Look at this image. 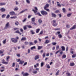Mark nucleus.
Instances as JSON below:
<instances>
[{
    "label": "nucleus",
    "mask_w": 76,
    "mask_h": 76,
    "mask_svg": "<svg viewBox=\"0 0 76 76\" xmlns=\"http://www.w3.org/2000/svg\"><path fill=\"white\" fill-rule=\"evenodd\" d=\"M11 40L12 42H14L15 43L16 42H18L17 39L13 38H11Z\"/></svg>",
    "instance_id": "nucleus-1"
},
{
    "label": "nucleus",
    "mask_w": 76,
    "mask_h": 76,
    "mask_svg": "<svg viewBox=\"0 0 76 76\" xmlns=\"http://www.w3.org/2000/svg\"><path fill=\"white\" fill-rule=\"evenodd\" d=\"M53 26H56L57 25V24L56 23V20H54L53 21Z\"/></svg>",
    "instance_id": "nucleus-2"
},
{
    "label": "nucleus",
    "mask_w": 76,
    "mask_h": 76,
    "mask_svg": "<svg viewBox=\"0 0 76 76\" xmlns=\"http://www.w3.org/2000/svg\"><path fill=\"white\" fill-rule=\"evenodd\" d=\"M41 13L43 15H47V12L45 11H42L41 12Z\"/></svg>",
    "instance_id": "nucleus-3"
},
{
    "label": "nucleus",
    "mask_w": 76,
    "mask_h": 76,
    "mask_svg": "<svg viewBox=\"0 0 76 76\" xmlns=\"http://www.w3.org/2000/svg\"><path fill=\"white\" fill-rule=\"evenodd\" d=\"M9 23L8 22L6 24L4 29H7L9 28Z\"/></svg>",
    "instance_id": "nucleus-4"
},
{
    "label": "nucleus",
    "mask_w": 76,
    "mask_h": 76,
    "mask_svg": "<svg viewBox=\"0 0 76 76\" xmlns=\"http://www.w3.org/2000/svg\"><path fill=\"white\" fill-rule=\"evenodd\" d=\"M39 55H37L36 56L34 57V59L35 60H37L39 59Z\"/></svg>",
    "instance_id": "nucleus-5"
},
{
    "label": "nucleus",
    "mask_w": 76,
    "mask_h": 76,
    "mask_svg": "<svg viewBox=\"0 0 76 76\" xmlns=\"http://www.w3.org/2000/svg\"><path fill=\"white\" fill-rule=\"evenodd\" d=\"M34 9H35V10H32V11L34 12V13H37V11L38 10V8H37V7H34Z\"/></svg>",
    "instance_id": "nucleus-6"
},
{
    "label": "nucleus",
    "mask_w": 76,
    "mask_h": 76,
    "mask_svg": "<svg viewBox=\"0 0 76 76\" xmlns=\"http://www.w3.org/2000/svg\"><path fill=\"white\" fill-rule=\"evenodd\" d=\"M76 28V24L74 25L71 28H70V30H73V29H75Z\"/></svg>",
    "instance_id": "nucleus-7"
},
{
    "label": "nucleus",
    "mask_w": 76,
    "mask_h": 76,
    "mask_svg": "<svg viewBox=\"0 0 76 76\" xmlns=\"http://www.w3.org/2000/svg\"><path fill=\"white\" fill-rule=\"evenodd\" d=\"M10 15H12V16L13 15H15V12L14 11H12L10 13Z\"/></svg>",
    "instance_id": "nucleus-8"
},
{
    "label": "nucleus",
    "mask_w": 76,
    "mask_h": 76,
    "mask_svg": "<svg viewBox=\"0 0 76 76\" xmlns=\"http://www.w3.org/2000/svg\"><path fill=\"white\" fill-rule=\"evenodd\" d=\"M50 42V41L48 39H47L45 40V42L44 44H48Z\"/></svg>",
    "instance_id": "nucleus-9"
},
{
    "label": "nucleus",
    "mask_w": 76,
    "mask_h": 76,
    "mask_svg": "<svg viewBox=\"0 0 76 76\" xmlns=\"http://www.w3.org/2000/svg\"><path fill=\"white\" fill-rule=\"evenodd\" d=\"M0 10L1 11V12H5L6 10V9L4 8H2Z\"/></svg>",
    "instance_id": "nucleus-10"
},
{
    "label": "nucleus",
    "mask_w": 76,
    "mask_h": 76,
    "mask_svg": "<svg viewBox=\"0 0 76 76\" xmlns=\"http://www.w3.org/2000/svg\"><path fill=\"white\" fill-rule=\"evenodd\" d=\"M56 14H54V13H52V16L53 18H56Z\"/></svg>",
    "instance_id": "nucleus-11"
},
{
    "label": "nucleus",
    "mask_w": 76,
    "mask_h": 76,
    "mask_svg": "<svg viewBox=\"0 0 76 76\" xmlns=\"http://www.w3.org/2000/svg\"><path fill=\"white\" fill-rule=\"evenodd\" d=\"M26 38L25 37L22 38L21 39V41H26Z\"/></svg>",
    "instance_id": "nucleus-12"
},
{
    "label": "nucleus",
    "mask_w": 76,
    "mask_h": 76,
    "mask_svg": "<svg viewBox=\"0 0 76 76\" xmlns=\"http://www.w3.org/2000/svg\"><path fill=\"white\" fill-rule=\"evenodd\" d=\"M2 63H3V64H8L9 63L5 62L4 59H3L2 61Z\"/></svg>",
    "instance_id": "nucleus-13"
},
{
    "label": "nucleus",
    "mask_w": 76,
    "mask_h": 76,
    "mask_svg": "<svg viewBox=\"0 0 76 76\" xmlns=\"http://www.w3.org/2000/svg\"><path fill=\"white\" fill-rule=\"evenodd\" d=\"M6 39L3 40L2 41V43L3 44H6Z\"/></svg>",
    "instance_id": "nucleus-14"
},
{
    "label": "nucleus",
    "mask_w": 76,
    "mask_h": 76,
    "mask_svg": "<svg viewBox=\"0 0 76 76\" xmlns=\"http://www.w3.org/2000/svg\"><path fill=\"white\" fill-rule=\"evenodd\" d=\"M49 7V5L48 4H47L45 6L44 9H46Z\"/></svg>",
    "instance_id": "nucleus-15"
},
{
    "label": "nucleus",
    "mask_w": 76,
    "mask_h": 76,
    "mask_svg": "<svg viewBox=\"0 0 76 76\" xmlns=\"http://www.w3.org/2000/svg\"><path fill=\"white\" fill-rule=\"evenodd\" d=\"M24 62H25L24 61L20 60L19 63V64H22Z\"/></svg>",
    "instance_id": "nucleus-16"
},
{
    "label": "nucleus",
    "mask_w": 76,
    "mask_h": 76,
    "mask_svg": "<svg viewBox=\"0 0 76 76\" xmlns=\"http://www.w3.org/2000/svg\"><path fill=\"white\" fill-rule=\"evenodd\" d=\"M15 33H17V34H19L20 35H22V33H20V32L19 30H17V31H16L15 32Z\"/></svg>",
    "instance_id": "nucleus-17"
},
{
    "label": "nucleus",
    "mask_w": 76,
    "mask_h": 76,
    "mask_svg": "<svg viewBox=\"0 0 76 76\" xmlns=\"http://www.w3.org/2000/svg\"><path fill=\"white\" fill-rule=\"evenodd\" d=\"M61 48L62 49V51H65V47L64 46H61Z\"/></svg>",
    "instance_id": "nucleus-18"
},
{
    "label": "nucleus",
    "mask_w": 76,
    "mask_h": 76,
    "mask_svg": "<svg viewBox=\"0 0 76 76\" xmlns=\"http://www.w3.org/2000/svg\"><path fill=\"white\" fill-rule=\"evenodd\" d=\"M39 31H40V28H38L36 30V33L37 34H38L39 32Z\"/></svg>",
    "instance_id": "nucleus-19"
},
{
    "label": "nucleus",
    "mask_w": 76,
    "mask_h": 76,
    "mask_svg": "<svg viewBox=\"0 0 76 76\" xmlns=\"http://www.w3.org/2000/svg\"><path fill=\"white\" fill-rule=\"evenodd\" d=\"M35 15H38L39 16H41V14H40V13H39V12H38L37 13H35Z\"/></svg>",
    "instance_id": "nucleus-20"
},
{
    "label": "nucleus",
    "mask_w": 76,
    "mask_h": 76,
    "mask_svg": "<svg viewBox=\"0 0 76 76\" xmlns=\"http://www.w3.org/2000/svg\"><path fill=\"white\" fill-rule=\"evenodd\" d=\"M26 10H27V9H26L25 10H23V11H21L20 12L19 14H21V13H23L24 12H25V11H26Z\"/></svg>",
    "instance_id": "nucleus-21"
},
{
    "label": "nucleus",
    "mask_w": 76,
    "mask_h": 76,
    "mask_svg": "<svg viewBox=\"0 0 76 76\" xmlns=\"http://www.w3.org/2000/svg\"><path fill=\"white\" fill-rule=\"evenodd\" d=\"M27 25L25 26H23V28L24 30H25L27 29Z\"/></svg>",
    "instance_id": "nucleus-22"
},
{
    "label": "nucleus",
    "mask_w": 76,
    "mask_h": 76,
    "mask_svg": "<svg viewBox=\"0 0 76 76\" xmlns=\"http://www.w3.org/2000/svg\"><path fill=\"white\" fill-rule=\"evenodd\" d=\"M6 3H0V6H3V5H5Z\"/></svg>",
    "instance_id": "nucleus-23"
},
{
    "label": "nucleus",
    "mask_w": 76,
    "mask_h": 76,
    "mask_svg": "<svg viewBox=\"0 0 76 76\" xmlns=\"http://www.w3.org/2000/svg\"><path fill=\"white\" fill-rule=\"evenodd\" d=\"M35 18H31V21H32V22H35Z\"/></svg>",
    "instance_id": "nucleus-24"
},
{
    "label": "nucleus",
    "mask_w": 76,
    "mask_h": 76,
    "mask_svg": "<svg viewBox=\"0 0 76 76\" xmlns=\"http://www.w3.org/2000/svg\"><path fill=\"white\" fill-rule=\"evenodd\" d=\"M59 72H60V71L59 70L56 73V75L58 76V73H59Z\"/></svg>",
    "instance_id": "nucleus-25"
},
{
    "label": "nucleus",
    "mask_w": 76,
    "mask_h": 76,
    "mask_svg": "<svg viewBox=\"0 0 76 76\" xmlns=\"http://www.w3.org/2000/svg\"><path fill=\"white\" fill-rule=\"evenodd\" d=\"M19 10V8L17 7H16L14 10V11H17V10Z\"/></svg>",
    "instance_id": "nucleus-26"
},
{
    "label": "nucleus",
    "mask_w": 76,
    "mask_h": 76,
    "mask_svg": "<svg viewBox=\"0 0 76 76\" xmlns=\"http://www.w3.org/2000/svg\"><path fill=\"white\" fill-rule=\"evenodd\" d=\"M60 47L58 45H57L56 46V50H58V49H59Z\"/></svg>",
    "instance_id": "nucleus-27"
},
{
    "label": "nucleus",
    "mask_w": 76,
    "mask_h": 76,
    "mask_svg": "<svg viewBox=\"0 0 76 76\" xmlns=\"http://www.w3.org/2000/svg\"><path fill=\"white\" fill-rule=\"evenodd\" d=\"M15 25L16 26H18L19 25V22H18L17 21L15 22Z\"/></svg>",
    "instance_id": "nucleus-28"
},
{
    "label": "nucleus",
    "mask_w": 76,
    "mask_h": 76,
    "mask_svg": "<svg viewBox=\"0 0 76 76\" xmlns=\"http://www.w3.org/2000/svg\"><path fill=\"white\" fill-rule=\"evenodd\" d=\"M4 52V50H0V54H2V53H3Z\"/></svg>",
    "instance_id": "nucleus-29"
},
{
    "label": "nucleus",
    "mask_w": 76,
    "mask_h": 76,
    "mask_svg": "<svg viewBox=\"0 0 76 76\" xmlns=\"http://www.w3.org/2000/svg\"><path fill=\"white\" fill-rule=\"evenodd\" d=\"M66 57V55H64L62 57V58H65Z\"/></svg>",
    "instance_id": "nucleus-30"
},
{
    "label": "nucleus",
    "mask_w": 76,
    "mask_h": 76,
    "mask_svg": "<svg viewBox=\"0 0 76 76\" xmlns=\"http://www.w3.org/2000/svg\"><path fill=\"white\" fill-rule=\"evenodd\" d=\"M44 64V62H41V67H43Z\"/></svg>",
    "instance_id": "nucleus-31"
},
{
    "label": "nucleus",
    "mask_w": 76,
    "mask_h": 76,
    "mask_svg": "<svg viewBox=\"0 0 76 76\" xmlns=\"http://www.w3.org/2000/svg\"><path fill=\"white\" fill-rule=\"evenodd\" d=\"M42 48V46H38V50H40Z\"/></svg>",
    "instance_id": "nucleus-32"
},
{
    "label": "nucleus",
    "mask_w": 76,
    "mask_h": 76,
    "mask_svg": "<svg viewBox=\"0 0 76 76\" xmlns=\"http://www.w3.org/2000/svg\"><path fill=\"white\" fill-rule=\"evenodd\" d=\"M6 14L2 15V18H5V17H6Z\"/></svg>",
    "instance_id": "nucleus-33"
},
{
    "label": "nucleus",
    "mask_w": 76,
    "mask_h": 76,
    "mask_svg": "<svg viewBox=\"0 0 76 76\" xmlns=\"http://www.w3.org/2000/svg\"><path fill=\"white\" fill-rule=\"evenodd\" d=\"M30 32L31 33V34L32 35L34 34H35V32H34V31H33V30H31L30 31Z\"/></svg>",
    "instance_id": "nucleus-34"
},
{
    "label": "nucleus",
    "mask_w": 76,
    "mask_h": 76,
    "mask_svg": "<svg viewBox=\"0 0 76 76\" xmlns=\"http://www.w3.org/2000/svg\"><path fill=\"white\" fill-rule=\"evenodd\" d=\"M46 67L48 69H50V66L49 64H47Z\"/></svg>",
    "instance_id": "nucleus-35"
},
{
    "label": "nucleus",
    "mask_w": 76,
    "mask_h": 76,
    "mask_svg": "<svg viewBox=\"0 0 76 76\" xmlns=\"http://www.w3.org/2000/svg\"><path fill=\"white\" fill-rule=\"evenodd\" d=\"M9 58H10V56H8L7 57V61H9Z\"/></svg>",
    "instance_id": "nucleus-36"
},
{
    "label": "nucleus",
    "mask_w": 76,
    "mask_h": 76,
    "mask_svg": "<svg viewBox=\"0 0 76 76\" xmlns=\"http://www.w3.org/2000/svg\"><path fill=\"white\" fill-rule=\"evenodd\" d=\"M76 54H74L72 55V58H75L76 57Z\"/></svg>",
    "instance_id": "nucleus-37"
},
{
    "label": "nucleus",
    "mask_w": 76,
    "mask_h": 76,
    "mask_svg": "<svg viewBox=\"0 0 76 76\" xmlns=\"http://www.w3.org/2000/svg\"><path fill=\"white\" fill-rule=\"evenodd\" d=\"M35 48H35V46H33L32 47H31V50H32L34 49H35Z\"/></svg>",
    "instance_id": "nucleus-38"
},
{
    "label": "nucleus",
    "mask_w": 76,
    "mask_h": 76,
    "mask_svg": "<svg viewBox=\"0 0 76 76\" xmlns=\"http://www.w3.org/2000/svg\"><path fill=\"white\" fill-rule=\"evenodd\" d=\"M29 74L28 73H25L24 74V76H28Z\"/></svg>",
    "instance_id": "nucleus-39"
},
{
    "label": "nucleus",
    "mask_w": 76,
    "mask_h": 76,
    "mask_svg": "<svg viewBox=\"0 0 76 76\" xmlns=\"http://www.w3.org/2000/svg\"><path fill=\"white\" fill-rule=\"evenodd\" d=\"M38 22L39 23H42V20L41 19H39Z\"/></svg>",
    "instance_id": "nucleus-40"
},
{
    "label": "nucleus",
    "mask_w": 76,
    "mask_h": 76,
    "mask_svg": "<svg viewBox=\"0 0 76 76\" xmlns=\"http://www.w3.org/2000/svg\"><path fill=\"white\" fill-rule=\"evenodd\" d=\"M71 15H72V14L71 13H68L67 14V16L68 17H70V16H71Z\"/></svg>",
    "instance_id": "nucleus-41"
},
{
    "label": "nucleus",
    "mask_w": 76,
    "mask_h": 76,
    "mask_svg": "<svg viewBox=\"0 0 76 76\" xmlns=\"http://www.w3.org/2000/svg\"><path fill=\"white\" fill-rule=\"evenodd\" d=\"M27 26L28 28H32V27L31 26V25H27Z\"/></svg>",
    "instance_id": "nucleus-42"
},
{
    "label": "nucleus",
    "mask_w": 76,
    "mask_h": 76,
    "mask_svg": "<svg viewBox=\"0 0 76 76\" xmlns=\"http://www.w3.org/2000/svg\"><path fill=\"white\" fill-rule=\"evenodd\" d=\"M62 54H63V52H62V51L60 53V55L59 56H58L59 57H61V56Z\"/></svg>",
    "instance_id": "nucleus-43"
},
{
    "label": "nucleus",
    "mask_w": 76,
    "mask_h": 76,
    "mask_svg": "<svg viewBox=\"0 0 76 76\" xmlns=\"http://www.w3.org/2000/svg\"><path fill=\"white\" fill-rule=\"evenodd\" d=\"M26 2L28 4H30V1H29V0H26Z\"/></svg>",
    "instance_id": "nucleus-44"
},
{
    "label": "nucleus",
    "mask_w": 76,
    "mask_h": 76,
    "mask_svg": "<svg viewBox=\"0 0 76 76\" xmlns=\"http://www.w3.org/2000/svg\"><path fill=\"white\" fill-rule=\"evenodd\" d=\"M16 16L15 17H10L11 19H16L17 18Z\"/></svg>",
    "instance_id": "nucleus-45"
},
{
    "label": "nucleus",
    "mask_w": 76,
    "mask_h": 76,
    "mask_svg": "<svg viewBox=\"0 0 76 76\" xmlns=\"http://www.w3.org/2000/svg\"><path fill=\"white\" fill-rule=\"evenodd\" d=\"M58 37H59V38H61V37H62V35L61 34H58Z\"/></svg>",
    "instance_id": "nucleus-46"
},
{
    "label": "nucleus",
    "mask_w": 76,
    "mask_h": 76,
    "mask_svg": "<svg viewBox=\"0 0 76 76\" xmlns=\"http://www.w3.org/2000/svg\"><path fill=\"white\" fill-rule=\"evenodd\" d=\"M75 64L74 63H71L70 64V66H74Z\"/></svg>",
    "instance_id": "nucleus-47"
},
{
    "label": "nucleus",
    "mask_w": 76,
    "mask_h": 76,
    "mask_svg": "<svg viewBox=\"0 0 76 76\" xmlns=\"http://www.w3.org/2000/svg\"><path fill=\"white\" fill-rule=\"evenodd\" d=\"M16 56L17 57H20V55L19 54H17Z\"/></svg>",
    "instance_id": "nucleus-48"
},
{
    "label": "nucleus",
    "mask_w": 76,
    "mask_h": 76,
    "mask_svg": "<svg viewBox=\"0 0 76 76\" xmlns=\"http://www.w3.org/2000/svg\"><path fill=\"white\" fill-rule=\"evenodd\" d=\"M15 66V62H14L12 64V67H14Z\"/></svg>",
    "instance_id": "nucleus-49"
},
{
    "label": "nucleus",
    "mask_w": 76,
    "mask_h": 76,
    "mask_svg": "<svg viewBox=\"0 0 76 76\" xmlns=\"http://www.w3.org/2000/svg\"><path fill=\"white\" fill-rule=\"evenodd\" d=\"M33 73L34 74H36V73H37V71H33Z\"/></svg>",
    "instance_id": "nucleus-50"
},
{
    "label": "nucleus",
    "mask_w": 76,
    "mask_h": 76,
    "mask_svg": "<svg viewBox=\"0 0 76 76\" xmlns=\"http://www.w3.org/2000/svg\"><path fill=\"white\" fill-rule=\"evenodd\" d=\"M53 45H56V44H57V43L56 42H53L52 43Z\"/></svg>",
    "instance_id": "nucleus-51"
},
{
    "label": "nucleus",
    "mask_w": 76,
    "mask_h": 76,
    "mask_svg": "<svg viewBox=\"0 0 76 76\" xmlns=\"http://www.w3.org/2000/svg\"><path fill=\"white\" fill-rule=\"evenodd\" d=\"M26 19H27L26 18H25L22 21L23 22H26Z\"/></svg>",
    "instance_id": "nucleus-52"
},
{
    "label": "nucleus",
    "mask_w": 76,
    "mask_h": 76,
    "mask_svg": "<svg viewBox=\"0 0 76 76\" xmlns=\"http://www.w3.org/2000/svg\"><path fill=\"white\" fill-rule=\"evenodd\" d=\"M42 56H43V58H44V57H45V53H44L42 55Z\"/></svg>",
    "instance_id": "nucleus-53"
},
{
    "label": "nucleus",
    "mask_w": 76,
    "mask_h": 76,
    "mask_svg": "<svg viewBox=\"0 0 76 76\" xmlns=\"http://www.w3.org/2000/svg\"><path fill=\"white\" fill-rule=\"evenodd\" d=\"M10 18V15H8L6 17V19H9Z\"/></svg>",
    "instance_id": "nucleus-54"
},
{
    "label": "nucleus",
    "mask_w": 76,
    "mask_h": 76,
    "mask_svg": "<svg viewBox=\"0 0 76 76\" xmlns=\"http://www.w3.org/2000/svg\"><path fill=\"white\" fill-rule=\"evenodd\" d=\"M66 27L68 28H70V25H69V24H67L66 25Z\"/></svg>",
    "instance_id": "nucleus-55"
},
{
    "label": "nucleus",
    "mask_w": 76,
    "mask_h": 76,
    "mask_svg": "<svg viewBox=\"0 0 76 76\" xmlns=\"http://www.w3.org/2000/svg\"><path fill=\"white\" fill-rule=\"evenodd\" d=\"M44 9L46 10V11H47V12H50V10H49V9L45 8Z\"/></svg>",
    "instance_id": "nucleus-56"
},
{
    "label": "nucleus",
    "mask_w": 76,
    "mask_h": 76,
    "mask_svg": "<svg viewBox=\"0 0 76 76\" xmlns=\"http://www.w3.org/2000/svg\"><path fill=\"white\" fill-rule=\"evenodd\" d=\"M31 23L32 24H33L34 25H37V24L36 23H35V22H31Z\"/></svg>",
    "instance_id": "nucleus-57"
},
{
    "label": "nucleus",
    "mask_w": 76,
    "mask_h": 76,
    "mask_svg": "<svg viewBox=\"0 0 76 76\" xmlns=\"http://www.w3.org/2000/svg\"><path fill=\"white\" fill-rule=\"evenodd\" d=\"M30 45H34L33 44V42H29Z\"/></svg>",
    "instance_id": "nucleus-58"
},
{
    "label": "nucleus",
    "mask_w": 76,
    "mask_h": 76,
    "mask_svg": "<svg viewBox=\"0 0 76 76\" xmlns=\"http://www.w3.org/2000/svg\"><path fill=\"white\" fill-rule=\"evenodd\" d=\"M34 43L35 44H37L38 42V41H37V40H34Z\"/></svg>",
    "instance_id": "nucleus-59"
},
{
    "label": "nucleus",
    "mask_w": 76,
    "mask_h": 76,
    "mask_svg": "<svg viewBox=\"0 0 76 76\" xmlns=\"http://www.w3.org/2000/svg\"><path fill=\"white\" fill-rule=\"evenodd\" d=\"M62 10H63V12H66V9H65V8H63Z\"/></svg>",
    "instance_id": "nucleus-60"
},
{
    "label": "nucleus",
    "mask_w": 76,
    "mask_h": 76,
    "mask_svg": "<svg viewBox=\"0 0 76 76\" xmlns=\"http://www.w3.org/2000/svg\"><path fill=\"white\" fill-rule=\"evenodd\" d=\"M66 74L68 76H70V75H71L70 74V73H67Z\"/></svg>",
    "instance_id": "nucleus-61"
},
{
    "label": "nucleus",
    "mask_w": 76,
    "mask_h": 76,
    "mask_svg": "<svg viewBox=\"0 0 76 76\" xmlns=\"http://www.w3.org/2000/svg\"><path fill=\"white\" fill-rule=\"evenodd\" d=\"M27 64L28 63L27 62L25 63L23 65V66H26V64Z\"/></svg>",
    "instance_id": "nucleus-62"
},
{
    "label": "nucleus",
    "mask_w": 76,
    "mask_h": 76,
    "mask_svg": "<svg viewBox=\"0 0 76 76\" xmlns=\"http://www.w3.org/2000/svg\"><path fill=\"white\" fill-rule=\"evenodd\" d=\"M32 16V15H29L28 16V19H29Z\"/></svg>",
    "instance_id": "nucleus-63"
},
{
    "label": "nucleus",
    "mask_w": 76,
    "mask_h": 76,
    "mask_svg": "<svg viewBox=\"0 0 76 76\" xmlns=\"http://www.w3.org/2000/svg\"><path fill=\"white\" fill-rule=\"evenodd\" d=\"M59 52H60V50H58L57 52H56L55 53V54H58V53H59Z\"/></svg>",
    "instance_id": "nucleus-64"
}]
</instances>
